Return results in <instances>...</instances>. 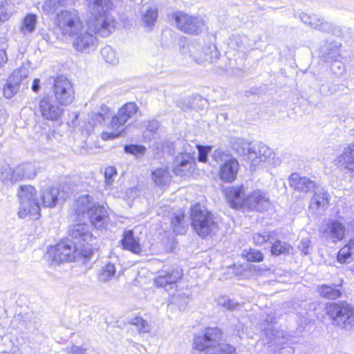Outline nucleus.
<instances>
[{
    "instance_id": "f257e3e1",
    "label": "nucleus",
    "mask_w": 354,
    "mask_h": 354,
    "mask_svg": "<svg viewBox=\"0 0 354 354\" xmlns=\"http://www.w3.org/2000/svg\"><path fill=\"white\" fill-rule=\"evenodd\" d=\"M17 196L20 201L18 216L21 218L30 216L33 219H38L41 205L46 207H53L58 201L66 199L64 191L61 192L58 187L42 189L39 198L32 186H20Z\"/></svg>"
},
{
    "instance_id": "f03ea898",
    "label": "nucleus",
    "mask_w": 354,
    "mask_h": 354,
    "mask_svg": "<svg viewBox=\"0 0 354 354\" xmlns=\"http://www.w3.org/2000/svg\"><path fill=\"white\" fill-rule=\"evenodd\" d=\"M88 12L94 17L88 24L89 29L95 34L107 37L116 27V21L109 14L113 3L111 0H86Z\"/></svg>"
},
{
    "instance_id": "7ed1b4c3",
    "label": "nucleus",
    "mask_w": 354,
    "mask_h": 354,
    "mask_svg": "<svg viewBox=\"0 0 354 354\" xmlns=\"http://www.w3.org/2000/svg\"><path fill=\"white\" fill-rule=\"evenodd\" d=\"M54 27L56 34L63 40H68L84 29V22L80 12L74 8L63 9L55 16Z\"/></svg>"
},
{
    "instance_id": "20e7f679",
    "label": "nucleus",
    "mask_w": 354,
    "mask_h": 354,
    "mask_svg": "<svg viewBox=\"0 0 354 354\" xmlns=\"http://www.w3.org/2000/svg\"><path fill=\"white\" fill-rule=\"evenodd\" d=\"M73 209L78 217L87 218L95 228L106 227L108 221L106 210L89 195L80 196L73 205Z\"/></svg>"
},
{
    "instance_id": "39448f33",
    "label": "nucleus",
    "mask_w": 354,
    "mask_h": 354,
    "mask_svg": "<svg viewBox=\"0 0 354 354\" xmlns=\"http://www.w3.org/2000/svg\"><path fill=\"white\" fill-rule=\"evenodd\" d=\"M221 337L222 332L218 328H208L203 335L195 337L194 348L206 350L204 354H236V348L232 345L218 344Z\"/></svg>"
},
{
    "instance_id": "423d86ee",
    "label": "nucleus",
    "mask_w": 354,
    "mask_h": 354,
    "mask_svg": "<svg viewBox=\"0 0 354 354\" xmlns=\"http://www.w3.org/2000/svg\"><path fill=\"white\" fill-rule=\"evenodd\" d=\"M191 218L195 232L203 238L214 236L219 230V220L200 205L192 207Z\"/></svg>"
},
{
    "instance_id": "0eeeda50",
    "label": "nucleus",
    "mask_w": 354,
    "mask_h": 354,
    "mask_svg": "<svg viewBox=\"0 0 354 354\" xmlns=\"http://www.w3.org/2000/svg\"><path fill=\"white\" fill-rule=\"evenodd\" d=\"M92 254V250L86 247L80 250L78 247L72 248L71 244L61 242L55 246H50L47 251L46 257L52 264L57 265L64 261H73L77 258H89Z\"/></svg>"
},
{
    "instance_id": "6e6552de",
    "label": "nucleus",
    "mask_w": 354,
    "mask_h": 354,
    "mask_svg": "<svg viewBox=\"0 0 354 354\" xmlns=\"http://www.w3.org/2000/svg\"><path fill=\"white\" fill-rule=\"evenodd\" d=\"M138 111V107L134 102L124 104L108 125V129L111 131L102 133V139L107 140L119 137L124 131L127 122L133 117Z\"/></svg>"
},
{
    "instance_id": "1a4fd4ad",
    "label": "nucleus",
    "mask_w": 354,
    "mask_h": 354,
    "mask_svg": "<svg viewBox=\"0 0 354 354\" xmlns=\"http://www.w3.org/2000/svg\"><path fill=\"white\" fill-rule=\"evenodd\" d=\"M187 50H183V53H188L198 64L205 62L213 63L218 58L219 55L215 45L206 44L204 41H191L187 44Z\"/></svg>"
},
{
    "instance_id": "9d476101",
    "label": "nucleus",
    "mask_w": 354,
    "mask_h": 354,
    "mask_svg": "<svg viewBox=\"0 0 354 354\" xmlns=\"http://www.w3.org/2000/svg\"><path fill=\"white\" fill-rule=\"evenodd\" d=\"M326 313L333 324L349 330L354 324V310L346 302L332 303L326 307Z\"/></svg>"
},
{
    "instance_id": "9b49d317",
    "label": "nucleus",
    "mask_w": 354,
    "mask_h": 354,
    "mask_svg": "<svg viewBox=\"0 0 354 354\" xmlns=\"http://www.w3.org/2000/svg\"><path fill=\"white\" fill-rule=\"evenodd\" d=\"M212 157L216 162L221 164L219 169L221 179L229 183L234 181L239 168L238 160L227 151L221 149L214 150Z\"/></svg>"
},
{
    "instance_id": "f8f14e48",
    "label": "nucleus",
    "mask_w": 354,
    "mask_h": 354,
    "mask_svg": "<svg viewBox=\"0 0 354 354\" xmlns=\"http://www.w3.org/2000/svg\"><path fill=\"white\" fill-rule=\"evenodd\" d=\"M29 68L24 64L8 77L3 87V95L10 99L28 84Z\"/></svg>"
},
{
    "instance_id": "ddd939ff",
    "label": "nucleus",
    "mask_w": 354,
    "mask_h": 354,
    "mask_svg": "<svg viewBox=\"0 0 354 354\" xmlns=\"http://www.w3.org/2000/svg\"><path fill=\"white\" fill-rule=\"evenodd\" d=\"M176 27L182 32L191 35H198L205 28L203 18L198 16L189 15L185 12L178 11L172 15Z\"/></svg>"
},
{
    "instance_id": "4468645a",
    "label": "nucleus",
    "mask_w": 354,
    "mask_h": 354,
    "mask_svg": "<svg viewBox=\"0 0 354 354\" xmlns=\"http://www.w3.org/2000/svg\"><path fill=\"white\" fill-rule=\"evenodd\" d=\"M53 90L56 101L61 105H68L75 99L73 86L65 76L61 75L55 79Z\"/></svg>"
},
{
    "instance_id": "2eb2a0df",
    "label": "nucleus",
    "mask_w": 354,
    "mask_h": 354,
    "mask_svg": "<svg viewBox=\"0 0 354 354\" xmlns=\"http://www.w3.org/2000/svg\"><path fill=\"white\" fill-rule=\"evenodd\" d=\"M68 41L72 42V45L76 50L84 53L94 50L98 44L97 37L86 30L85 28L82 29L77 35L71 37Z\"/></svg>"
},
{
    "instance_id": "dca6fc26",
    "label": "nucleus",
    "mask_w": 354,
    "mask_h": 354,
    "mask_svg": "<svg viewBox=\"0 0 354 354\" xmlns=\"http://www.w3.org/2000/svg\"><path fill=\"white\" fill-rule=\"evenodd\" d=\"M69 234L73 239V248L78 247L80 250H84L86 247H89V244L93 239V234L90 231V227L85 223H78L73 225L69 230Z\"/></svg>"
},
{
    "instance_id": "f3484780",
    "label": "nucleus",
    "mask_w": 354,
    "mask_h": 354,
    "mask_svg": "<svg viewBox=\"0 0 354 354\" xmlns=\"http://www.w3.org/2000/svg\"><path fill=\"white\" fill-rule=\"evenodd\" d=\"M183 271L179 268H174L164 266L158 272V275L154 279L157 287L166 288L168 286L176 283L182 277Z\"/></svg>"
},
{
    "instance_id": "a211bd4d",
    "label": "nucleus",
    "mask_w": 354,
    "mask_h": 354,
    "mask_svg": "<svg viewBox=\"0 0 354 354\" xmlns=\"http://www.w3.org/2000/svg\"><path fill=\"white\" fill-rule=\"evenodd\" d=\"M245 207L251 210L266 211L270 207V201L267 193L256 189L246 196Z\"/></svg>"
},
{
    "instance_id": "6ab92c4d",
    "label": "nucleus",
    "mask_w": 354,
    "mask_h": 354,
    "mask_svg": "<svg viewBox=\"0 0 354 354\" xmlns=\"http://www.w3.org/2000/svg\"><path fill=\"white\" fill-rule=\"evenodd\" d=\"M196 164L195 157L191 153H180L173 162V172L178 176H187Z\"/></svg>"
},
{
    "instance_id": "aec40b11",
    "label": "nucleus",
    "mask_w": 354,
    "mask_h": 354,
    "mask_svg": "<svg viewBox=\"0 0 354 354\" xmlns=\"http://www.w3.org/2000/svg\"><path fill=\"white\" fill-rule=\"evenodd\" d=\"M39 110L42 117L48 120H58L63 113V109L50 97L40 100Z\"/></svg>"
},
{
    "instance_id": "412c9836",
    "label": "nucleus",
    "mask_w": 354,
    "mask_h": 354,
    "mask_svg": "<svg viewBox=\"0 0 354 354\" xmlns=\"http://www.w3.org/2000/svg\"><path fill=\"white\" fill-rule=\"evenodd\" d=\"M245 187L243 185L230 187L225 190L226 198L230 207L239 209L245 207Z\"/></svg>"
},
{
    "instance_id": "4be33fe9",
    "label": "nucleus",
    "mask_w": 354,
    "mask_h": 354,
    "mask_svg": "<svg viewBox=\"0 0 354 354\" xmlns=\"http://www.w3.org/2000/svg\"><path fill=\"white\" fill-rule=\"evenodd\" d=\"M250 150L249 159L253 165H257L261 162H270L274 156L272 149L262 143L252 145Z\"/></svg>"
},
{
    "instance_id": "5701e85b",
    "label": "nucleus",
    "mask_w": 354,
    "mask_h": 354,
    "mask_svg": "<svg viewBox=\"0 0 354 354\" xmlns=\"http://www.w3.org/2000/svg\"><path fill=\"white\" fill-rule=\"evenodd\" d=\"M158 18V8L153 1L142 3L140 9V20L145 27L151 28Z\"/></svg>"
},
{
    "instance_id": "b1692460",
    "label": "nucleus",
    "mask_w": 354,
    "mask_h": 354,
    "mask_svg": "<svg viewBox=\"0 0 354 354\" xmlns=\"http://www.w3.org/2000/svg\"><path fill=\"white\" fill-rule=\"evenodd\" d=\"M345 231L342 223L333 221L328 224L326 229L322 232V236L328 242L336 243L344 238Z\"/></svg>"
},
{
    "instance_id": "393cba45",
    "label": "nucleus",
    "mask_w": 354,
    "mask_h": 354,
    "mask_svg": "<svg viewBox=\"0 0 354 354\" xmlns=\"http://www.w3.org/2000/svg\"><path fill=\"white\" fill-rule=\"evenodd\" d=\"M289 185L295 190L304 193L314 191L317 184L314 180L306 176H301L297 174H292L289 178Z\"/></svg>"
},
{
    "instance_id": "a878e982",
    "label": "nucleus",
    "mask_w": 354,
    "mask_h": 354,
    "mask_svg": "<svg viewBox=\"0 0 354 354\" xmlns=\"http://www.w3.org/2000/svg\"><path fill=\"white\" fill-rule=\"evenodd\" d=\"M329 206V194L324 190L316 192L310 199L309 209L313 213L321 215Z\"/></svg>"
},
{
    "instance_id": "bb28decb",
    "label": "nucleus",
    "mask_w": 354,
    "mask_h": 354,
    "mask_svg": "<svg viewBox=\"0 0 354 354\" xmlns=\"http://www.w3.org/2000/svg\"><path fill=\"white\" fill-rule=\"evenodd\" d=\"M301 21L306 25L323 31H330L333 29V25L327 21H324L322 19L315 15H308L302 13L300 15Z\"/></svg>"
},
{
    "instance_id": "cd10ccee",
    "label": "nucleus",
    "mask_w": 354,
    "mask_h": 354,
    "mask_svg": "<svg viewBox=\"0 0 354 354\" xmlns=\"http://www.w3.org/2000/svg\"><path fill=\"white\" fill-rule=\"evenodd\" d=\"M122 243L125 250H128L134 254H140L142 251L139 239L133 236L131 230L124 232Z\"/></svg>"
},
{
    "instance_id": "c85d7f7f",
    "label": "nucleus",
    "mask_w": 354,
    "mask_h": 354,
    "mask_svg": "<svg viewBox=\"0 0 354 354\" xmlns=\"http://www.w3.org/2000/svg\"><path fill=\"white\" fill-rule=\"evenodd\" d=\"M339 162L347 169L354 173V143L348 145L339 156Z\"/></svg>"
},
{
    "instance_id": "c756f323",
    "label": "nucleus",
    "mask_w": 354,
    "mask_h": 354,
    "mask_svg": "<svg viewBox=\"0 0 354 354\" xmlns=\"http://www.w3.org/2000/svg\"><path fill=\"white\" fill-rule=\"evenodd\" d=\"M337 259L340 263H349L354 260V238L339 250Z\"/></svg>"
},
{
    "instance_id": "7c9ffc66",
    "label": "nucleus",
    "mask_w": 354,
    "mask_h": 354,
    "mask_svg": "<svg viewBox=\"0 0 354 354\" xmlns=\"http://www.w3.org/2000/svg\"><path fill=\"white\" fill-rule=\"evenodd\" d=\"M171 175L168 168L159 167L152 172V180L158 186H166L171 181Z\"/></svg>"
},
{
    "instance_id": "2f4dec72",
    "label": "nucleus",
    "mask_w": 354,
    "mask_h": 354,
    "mask_svg": "<svg viewBox=\"0 0 354 354\" xmlns=\"http://www.w3.org/2000/svg\"><path fill=\"white\" fill-rule=\"evenodd\" d=\"M231 43L242 52L252 49L255 45V42L246 35H234Z\"/></svg>"
},
{
    "instance_id": "473e14b6",
    "label": "nucleus",
    "mask_w": 354,
    "mask_h": 354,
    "mask_svg": "<svg viewBox=\"0 0 354 354\" xmlns=\"http://www.w3.org/2000/svg\"><path fill=\"white\" fill-rule=\"evenodd\" d=\"M37 16L35 14L29 13L25 16L22 20L20 32L24 35L32 33L37 26Z\"/></svg>"
},
{
    "instance_id": "72a5a7b5",
    "label": "nucleus",
    "mask_w": 354,
    "mask_h": 354,
    "mask_svg": "<svg viewBox=\"0 0 354 354\" xmlns=\"http://www.w3.org/2000/svg\"><path fill=\"white\" fill-rule=\"evenodd\" d=\"M232 147L238 154L247 156L249 159L251 152V144L245 139L236 138L232 142Z\"/></svg>"
},
{
    "instance_id": "f704fd0d",
    "label": "nucleus",
    "mask_w": 354,
    "mask_h": 354,
    "mask_svg": "<svg viewBox=\"0 0 354 354\" xmlns=\"http://www.w3.org/2000/svg\"><path fill=\"white\" fill-rule=\"evenodd\" d=\"M1 177L2 180L10 181L12 183L23 180L17 166L13 168L10 167L3 168L1 171Z\"/></svg>"
},
{
    "instance_id": "c9c22d12",
    "label": "nucleus",
    "mask_w": 354,
    "mask_h": 354,
    "mask_svg": "<svg viewBox=\"0 0 354 354\" xmlns=\"http://www.w3.org/2000/svg\"><path fill=\"white\" fill-rule=\"evenodd\" d=\"M15 12V4L10 0L0 3V24L7 21Z\"/></svg>"
},
{
    "instance_id": "e433bc0d",
    "label": "nucleus",
    "mask_w": 354,
    "mask_h": 354,
    "mask_svg": "<svg viewBox=\"0 0 354 354\" xmlns=\"http://www.w3.org/2000/svg\"><path fill=\"white\" fill-rule=\"evenodd\" d=\"M317 290L322 297L328 299H336L342 295L340 290L334 286L322 285L317 288Z\"/></svg>"
},
{
    "instance_id": "4c0bfd02",
    "label": "nucleus",
    "mask_w": 354,
    "mask_h": 354,
    "mask_svg": "<svg viewBox=\"0 0 354 354\" xmlns=\"http://www.w3.org/2000/svg\"><path fill=\"white\" fill-rule=\"evenodd\" d=\"M68 0H46L41 6L42 11L48 15L53 13L58 8L68 4Z\"/></svg>"
},
{
    "instance_id": "58836bf2",
    "label": "nucleus",
    "mask_w": 354,
    "mask_h": 354,
    "mask_svg": "<svg viewBox=\"0 0 354 354\" xmlns=\"http://www.w3.org/2000/svg\"><path fill=\"white\" fill-rule=\"evenodd\" d=\"M101 55L104 61L111 64H117L119 62V55L117 51L110 46H106L101 50Z\"/></svg>"
},
{
    "instance_id": "ea45409f",
    "label": "nucleus",
    "mask_w": 354,
    "mask_h": 354,
    "mask_svg": "<svg viewBox=\"0 0 354 354\" xmlns=\"http://www.w3.org/2000/svg\"><path fill=\"white\" fill-rule=\"evenodd\" d=\"M20 170L21 176L23 180L32 179L37 174L36 167L33 163L26 162L17 166Z\"/></svg>"
},
{
    "instance_id": "a19ab883",
    "label": "nucleus",
    "mask_w": 354,
    "mask_h": 354,
    "mask_svg": "<svg viewBox=\"0 0 354 354\" xmlns=\"http://www.w3.org/2000/svg\"><path fill=\"white\" fill-rule=\"evenodd\" d=\"M292 250L291 245L285 241H276L271 246V253L273 255L279 256L283 254H288Z\"/></svg>"
},
{
    "instance_id": "79ce46f5",
    "label": "nucleus",
    "mask_w": 354,
    "mask_h": 354,
    "mask_svg": "<svg viewBox=\"0 0 354 354\" xmlns=\"http://www.w3.org/2000/svg\"><path fill=\"white\" fill-rule=\"evenodd\" d=\"M266 335L268 339V344L281 346L285 343L283 341L284 339L283 331L268 329L266 330Z\"/></svg>"
},
{
    "instance_id": "37998d69",
    "label": "nucleus",
    "mask_w": 354,
    "mask_h": 354,
    "mask_svg": "<svg viewBox=\"0 0 354 354\" xmlns=\"http://www.w3.org/2000/svg\"><path fill=\"white\" fill-rule=\"evenodd\" d=\"M115 272L114 264L108 263L102 268L98 277L99 281L104 283L108 282L115 276Z\"/></svg>"
},
{
    "instance_id": "c03bdc74",
    "label": "nucleus",
    "mask_w": 354,
    "mask_h": 354,
    "mask_svg": "<svg viewBox=\"0 0 354 354\" xmlns=\"http://www.w3.org/2000/svg\"><path fill=\"white\" fill-rule=\"evenodd\" d=\"M243 255L248 261L252 262H261L263 260L264 256L263 253L258 250L254 248H250L248 250H244Z\"/></svg>"
},
{
    "instance_id": "a18cd8bd",
    "label": "nucleus",
    "mask_w": 354,
    "mask_h": 354,
    "mask_svg": "<svg viewBox=\"0 0 354 354\" xmlns=\"http://www.w3.org/2000/svg\"><path fill=\"white\" fill-rule=\"evenodd\" d=\"M184 214L178 213L171 221L174 231L177 234H183L185 232Z\"/></svg>"
},
{
    "instance_id": "49530a36",
    "label": "nucleus",
    "mask_w": 354,
    "mask_h": 354,
    "mask_svg": "<svg viewBox=\"0 0 354 354\" xmlns=\"http://www.w3.org/2000/svg\"><path fill=\"white\" fill-rule=\"evenodd\" d=\"M272 238V233L270 232L264 231L263 232L254 233L252 236V241L257 246H261L265 243H267Z\"/></svg>"
},
{
    "instance_id": "de8ad7c7",
    "label": "nucleus",
    "mask_w": 354,
    "mask_h": 354,
    "mask_svg": "<svg viewBox=\"0 0 354 354\" xmlns=\"http://www.w3.org/2000/svg\"><path fill=\"white\" fill-rule=\"evenodd\" d=\"M117 169L115 167L109 166L104 170L105 186L109 188L112 186L117 176Z\"/></svg>"
},
{
    "instance_id": "09e8293b",
    "label": "nucleus",
    "mask_w": 354,
    "mask_h": 354,
    "mask_svg": "<svg viewBox=\"0 0 354 354\" xmlns=\"http://www.w3.org/2000/svg\"><path fill=\"white\" fill-rule=\"evenodd\" d=\"M131 324L137 327L139 333H149L150 331V326L147 321L141 317H135L131 319Z\"/></svg>"
},
{
    "instance_id": "8fccbe9b",
    "label": "nucleus",
    "mask_w": 354,
    "mask_h": 354,
    "mask_svg": "<svg viewBox=\"0 0 354 354\" xmlns=\"http://www.w3.org/2000/svg\"><path fill=\"white\" fill-rule=\"evenodd\" d=\"M324 59L326 62H333L336 60H339L341 54L337 47L333 48L324 55Z\"/></svg>"
},
{
    "instance_id": "3c124183",
    "label": "nucleus",
    "mask_w": 354,
    "mask_h": 354,
    "mask_svg": "<svg viewBox=\"0 0 354 354\" xmlns=\"http://www.w3.org/2000/svg\"><path fill=\"white\" fill-rule=\"evenodd\" d=\"M330 68L332 72L337 76L342 75L346 71L345 65L340 60L332 62Z\"/></svg>"
},
{
    "instance_id": "603ef678",
    "label": "nucleus",
    "mask_w": 354,
    "mask_h": 354,
    "mask_svg": "<svg viewBox=\"0 0 354 354\" xmlns=\"http://www.w3.org/2000/svg\"><path fill=\"white\" fill-rule=\"evenodd\" d=\"M298 247L304 254H309L312 250L310 239L308 237L302 239Z\"/></svg>"
},
{
    "instance_id": "864d4df0",
    "label": "nucleus",
    "mask_w": 354,
    "mask_h": 354,
    "mask_svg": "<svg viewBox=\"0 0 354 354\" xmlns=\"http://www.w3.org/2000/svg\"><path fill=\"white\" fill-rule=\"evenodd\" d=\"M124 151L126 153L138 155L143 154L145 153V148L138 145H126L124 147Z\"/></svg>"
},
{
    "instance_id": "5fc2aeb1",
    "label": "nucleus",
    "mask_w": 354,
    "mask_h": 354,
    "mask_svg": "<svg viewBox=\"0 0 354 354\" xmlns=\"http://www.w3.org/2000/svg\"><path fill=\"white\" fill-rule=\"evenodd\" d=\"M218 302L221 306L231 310H234L238 306L236 303H234V301L225 297L221 298Z\"/></svg>"
},
{
    "instance_id": "6e6d98bb",
    "label": "nucleus",
    "mask_w": 354,
    "mask_h": 354,
    "mask_svg": "<svg viewBox=\"0 0 354 354\" xmlns=\"http://www.w3.org/2000/svg\"><path fill=\"white\" fill-rule=\"evenodd\" d=\"M93 125L100 124L104 120V115L101 113H93L91 116Z\"/></svg>"
},
{
    "instance_id": "4d7b16f0",
    "label": "nucleus",
    "mask_w": 354,
    "mask_h": 354,
    "mask_svg": "<svg viewBox=\"0 0 354 354\" xmlns=\"http://www.w3.org/2000/svg\"><path fill=\"white\" fill-rule=\"evenodd\" d=\"M207 149H205L203 147L198 148V160L201 162H206L207 160Z\"/></svg>"
},
{
    "instance_id": "13d9d810",
    "label": "nucleus",
    "mask_w": 354,
    "mask_h": 354,
    "mask_svg": "<svg viewBox=\"0 0 354 354\" xmlns=\"http://www.w3.org/2000/svg\"><path fill=\"white\" fill-rule=\"evenodd\" d=\"M85 351L78 346H72L68 349V354H84Z\"/></svg>"
},
{
    "instance_id": "bf43d9fd",
    "label": "nucleus",
    "mask_w": 354,
    "mask_h": 354,
    "mask_svg": "<svg viewBox=\"0 0 354 354\" xmlns=\"http://www.w3.org/2000/svg\"><path fill=\"white\" fill-rule=\"evenodd\" d=\"M8 61V57L4 50H0V66H3Z\"/></svg>"
},
{
    "instance_id": "052dcab7",
    "label": "nucleus",
    "mask_w": 354,
    "mask_h": 354,
    "mask_svg": "<svg viewBox=\"0 0 354 354\" xmlns=\"http://www.w3.org/2000/svg\"><path fill=\"white\" fill-rule=\"evenodd\" d=\"M39 83H40V80L39 79H35L33 80L32 85V90L34 92H38L39 91V88H40Z\"/></svg>"
},
{
    "instance_id": "680f3d73",
    "label": "nucleus",
    "mask_w": 354,
    "mask_h": 354,
    "mask_svg": "<svg viewBox=\"0 0 354 354\" xmlns=\"http://www.w3.org/2000/svg\"><path fill=\"white\" fill-rule=\"evenodd\" d=\"M158 127V124L156 121H152V122H150L149 125H148V130H149L150 131H156Z\"/></svg>"
},
{
    "instance_id": "e2e57ef3",
    "label": "nucleus",
    "mask_w": 354,
    "mask_h": 354,
    "mask_svg": "<svg viewBox=\"0 0 354 354\" xmlns=\"http://www.w3.org/2000/svg\"><path fill=\"white\" fill-rule=\"evenodd\" d=\"M351 271L353 272V273L354 274V265L352 266L351 268Z\"/></svg>"
}]
</instances>
